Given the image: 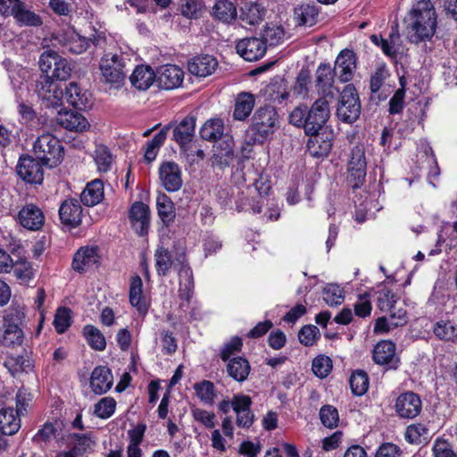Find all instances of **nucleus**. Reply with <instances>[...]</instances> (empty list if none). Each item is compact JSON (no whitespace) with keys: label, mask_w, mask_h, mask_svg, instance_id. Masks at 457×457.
Returning <instances> with one entry per match:
<instances>
[{"label":"nucleus","mask_w":457,"mask_h":457,"mask_svg":"<svg viewBox=\"0 0 457 457\" xmlns=\"http://www.w3.org/2000/svg\"><path fill=\"white\" fill-rule=\"evenodd\" d=\"M405 439L411 444L424 445L430 438L429 429L421 423L411 424L407 427Z\"/></svg>","instance_id":"a19ab883"},{"label":"nucleus","mask_w":457,"mask_h":457,"mask_svg":"<svg viewBox=\"0 0 457 457\" xmlns=\"http://www.w3.org/2000/svg\"><path fill=\"white\" fill-rule=\"evenodd\" d=\"M320 337V332L314 325L303 326L298 334L300 343L306 346L312 345Z\"/></svg>","instance_id":"69168bd1"},{"label":"nucleus","mask_w":457,"mask_h":457,"mask_svg":"<svg viewBox=\"0 0 457 457\" xmlns=\"http://www.w3.org/2000/svg\"><path fill=\"white\" fill-rule=\"evenodd\" d=\"M32 395L24 387L18 390L15 400H16V411L17 415H23L27 413L28 407L32 401Z\"/></svg>","instance_id":"774afa93"},{"label":"nucleus","mask_w":457,"mask_h":457,"mask_svg":"<svg viewBox=\"0 0 457 457\" xmlns=\"http://www.w3.org/2000/svg\"><path fill=\"white\" fill-rule=\"evenodd\" d=\"M188 71L196 77L205 78L212 75L218 67V61L212 55L204 54L194 57L188 62Z\"/></svg>","instance_id":"cd10ccee"},{"label":"nucleus","mask_w":457,"mask_h":457,"mask_svg":"<svg viewBox=\"0 0 457 457\" xmlns=\"http://www.w3.org/2000/svg\"><path fill=\"white\" fill-rule=\"evenodd\" d=\"M66 102L73 107L83 110L91 105L90 94L82 89L76 82H71L61 96Z\"/></svg>","instance_id":"a878e982"},{"label":"nucleus","mask_w":457,"mask_h":457,"mask_svg":"<svg viewBox=\"0 0 457 457\" xmlns=\"http://www.w3.org/2000/svg\"><path fill=\"white\" fill-rule=\"evenodd\" d=\"M20 223L30 230L39 229L44 222L45 216L39 207L35 204L25 205L18 214Z\"/></svg>","instance_id":"bb28decb"},{"label":"nucleus","mask_w":457,"mask_h":457,"mask_svg":"<svg viewBox=\"0 0 457 457\" xmlns=\"http://www.w3.org/2000/svg\"><path fill=\"white\" fill-rule=\"evenodd\" d=\"M373 360L377 364L384 365L388 370H396L400 359L395 355V345L387 340L378 342L373 350Z\"/></svg>","instance_id":"2eb2a0df"},{"label":"nucleus","mask_w":457,"mask_h":457,"mask_svg":"<svg viewBox=\"0 0 457 457\" xmlns=\"http://www.w3.org/2000/svg\"><path fill=\"white\" fill-rule=\"evenodd\" d=\"M339 120L352 124L361 114V102L353 84L346 85L339 96L336 112Z\"/></svg>","instance_id":"423d86ee"},{"label":"nucleus","mask_w":457,"mask_h":457,"mask_svg":"<svg viewBox=\"0 0 457 457\" xmlns=\"http://www.w3.org/2000/svg\"><path fill=\"white\" fill-rule=\"evenodd\" d=\"M129 302L140 315L145 316L147 313L148 305L143 296V282L138 275L133 276L130 279Z\"/></svg>","instance_id":"7c9ffc66"},{"label":"nucleus","mask_w":457,"mask_h":457,"mask_svg":"<svg viewBox=\"0 0 457 457\" xmlns=\"http://www.w3.org/2000/svg\"><path fill=\"white\" fill-rule=\"evenodd\" d=\"M330 101L316 99L310 108L306 105L295 107L289 115L291 124L303 127L306 134L326 130L325 125L330 116Z\"/></svg>","instance_id":"f03ea898"},{"label":"nucleus","mask_w":457,"mask_h":457,"mask_svg":"<svg viewBox=\"0 0 457 457\" xmlns=\"http://www.w3.org/2000/svg\"><path fill=\"white\" fill-rule=\"evenodd\" d=\"M409 39L412 43L430 39L436 28V15L430 0H417L409 12Z\"/></svg>","instance_id":"f257e3e1"},{"label":"nucleus","mask_w":457,"mask_h":457,"mask_svg":"<svg viewBox=\"0 0 457 457\" xmlns=\"http://www.w3.org/2000/svg\"><path fill=\"white\" fill-rule=\"evenodd\" d=\"M4 367L12 376H15L29 367V360L22 355L8 356L4 361Z\"/></svg>","instance_id":"4d7b16f0"},{"label":"nucleus","mask_w":457,"mask_h":457,"mask_svg":"<svg viewBox=\"0 0 457 457\" xmlns=\"http://www.w3.org/2000/svg\"><path fill=\"white\" fill-rule=\"evenodd\" d=\"M169 130V127L166 126L162 128L154 137L152 140L146 143V147L145 151V160L147 162H153L157 155L159 148L163 145L167 132Z\"/></svg>","instance_id":"a18cd8bd"},{"label":"nucleus","mask_w":457,"mask_h":457,"mask_svg":"<svg viewBox=\"0 0 457 457\" xmlns=\"http://www.w3.org/2000/svg\"><path fill=\"white\" fill-rule=\"evenodd\" d=\"M265 8L256 1H245L240 7L239 19L246 25H256L265 16Z\"/></svg>","instance_id":"c756f323"},{"label":"nucleus","mask_w":457,"mask_h":457,"mask_svg":"<svg viewBox=\"0 0 457 457\" xmlns=\"http://www.w3.org/2000/svg\"><path fill=\"white\" fill-rule=\"evenodd\" d=\"M397 300L396 295L388 288H383L378 292L377 305L381 312H387L395 308Z\"/></svg>","instance_id":"6e6d98bb"},{"label":"nucleus","mask_w":457,"mask_h":457,"mask_svg":"<svg viewBox=\"0 0 457 457\" xmlns=\"http://www.w3.org/2000/svg\"><path fill=\"white\" fill-rule=\"evenodd\" d=\"M58 334L64 333L71 325V310L66 307L59 308L53 322Z\"/></svg>","instance_id":"13d9d810"},{"label":"nucleus","mask_w":457,"mask_h":457,"mask_svg":"<svg viewBox=\"0 0 457 457\" xmlns=\"http://www.w3.org/2000/svg\"><path fill=\"white\" fill-rule=\"evenodd\" d=\"M335 75L342 83L349 82L353 77L356 70V56L353 51L344 49L337 55L335 67L332 69Z\"/></svg>","instance_id":"ddd939ff"},{"label":"nucleus","mask_w":457,"mask_h":457,"mask_svg":"<svg viewBox=\"0 0 457 457\" xmlns=\"http://www.w3.org/2000/svg\"><path fill=\"white\" fill-rule=\"evenodd\" d=\"M194 389L196 395L205 404L212 405L214 398L216 397V390L212 382L209 380H203L202 382L195 383Z\"/></svg>","instance_id":"8fccbe9b"},{"label":"nucleus","mask_w":457,"mask_h":457,"mask_svg":"<svg viewBox=\"0 0 457 457\" xmlns=\"http://www.w3.org/2000/svg\"><path fill=\"white\" fill-rule=\"evenodd\" d=\"M225 135L224 123L218 118L206 120L200 129L201 137L206 141L216 142Z\"/></svg>","instance_id":"4c0bfd02"},{"label":"nucleus","mask_w":457,"mask_h":457,"mask_svg":"<svg viewBox=\"0 0 457 457\" xmlns=\"http://www.w3.org/2000/svg\"><path fill=\"white\" fill-rule=\"evenodd\" d=\"M129 79L136 88L146 90L154 81L156 82V74L150 66L139 65L135 68Z\"/></svg>","instance_id":"2f4dec72"},{"label":"nucleus","mask_w":457,"mask_h":457,"mask_svg":"<svg viewBox=\"0 0 457 457\" xmlns=\"http://www.w3.org/2000/svg\"><path fill=\"white\" fill-rule=\"evenodd\" d=\"M237 52L248 62H253L262 58L266 53L265 43L258 37H247L241 39L237 44Z\"/></svg>","instance_id":"f3484780"},{"label":"nucleus","mask_w":457,"mask_h":457,"mask_svg":"<svg viewBox=\"0 0 457 457\" xmlns=\"http://www.w3.org/2000/svg\"><path fill=\"white\" fill-rule=\"evenodd\" d=\"M87 344L95 350L102 351L106 346L105 337L103 333L93 325H87L83 328Z\"/></svg>","instance_id":"de8ad7c7"},{"label":"nucleus","mask_w":457,"mask_h":457,"mask_svg":"<svg viewBox=\"0 0 457 457\" xmlns=\"http://www.w3.org/2000/svg\"><path fill=\"white\" fill-rule=\"evenodd\" d=\"M310 138L307 142V151L313 157L326 156L332 148L331 133L326 130L319 131L314 134H308Z\"/></svg>","instance_id":"4be33fe9"},{"label":"nucleus","mask_w":457,"mask_h":457,"mask_svg":"<svg viewBox=\"0 0 457 457\" xmlns=\"http://www.w3.org/2000/svg\"><path fill=\"white\" fill-rule=\"evenodd\" d=\"M279 127L278 114L272 106L258 108L252 117L251 130L255 140L263 142L268 139Z\"/></svg>","instance_id":"39448f33"},{"label":"nucleus","mask_w":457,"mask_h":457,"mask_svg":"<svg viewBox=\"0 0 457 457\" xmlns=\"http://www.w3.org/2000/svg\"><path fill=\"white\" fill-rule=\"evenodd\" d=\"M216 142L217 145L215 146L212 163L223 169L229 165L234 157V140L230 135L226 134Z\"/></svg>","instance_id":"b1692460"},{"label":"nucleus","mask_w":457,"mask_h":457,"mask_svg":"<svg viewBox=\"0 0 457 457\" xmlns=\"http://www.w3.org/2000/svg\"><path fill=\"white\" fill-rule=\"evenodd\" d=\"M158 215L165 225L174 221L176 213L172 201L165 194H160L156 199Z\"/></svg>","instance_id":"79ce46f5"},{"label":"nucleus","mask_w":457,"mask_h":457,"mask_svg":"<svg viewBox=\"0 0 457 457\" xmlns=\"http://www.w3.org/2000/svg\"><path fill=\"white\" fill-rule=\"evenodd\" d=\"M320 419L325 427L335 428L339 421L338 411L332 405H324L320 410Z\"/></svg>","instance_id":"0e129e2a"},{"label":"nucleus","mask_w":457,"mask_h":457,"mask_svg":"<svg viewBox=\"0 0 457 457\" xmlns=\"http://www.w3.org/2000/svg\"><path fill=\"white\" fill-rule=\"evenodd\" d=\"M54 78L43 73L36 82V92L43 100H46L49 105H59L62 104L61 96L62 91L54 84Z\"/></svg>","instance_id":"dca6fc26"},{"label":"nucleus","mask_w":457,"mask_h":457,"mask_svg":"<svg viewBox=\"0 0 457 457\" xmlns=\"http://www.w3.org/2000/svg\"><path fill=\"white\" fill-rule=\"evenodd\" d=\"M25 314L20 308H10L0 329V342L5 346L21 345L23 341V331L20 324Z\"/></svg>","instance_id":"0eeeda50"},{"label":"nucleus","mask_w":457,"mask_h":457,"mask_svg":"<svg viewBox=\"0 0 457 457\" xmlns=\"http://www.w3.org/2000/svg\"><path fill=\"white\" fill-rule=\"evenodd\" d=\"M129 219L132 227L139 236L147 234L150 222V210L145 204L135 202L130 207Z\"/></svg>","instance_id":"412c9836"},{"label":"nucleus","mask_w":457,"mask_h":457,"mask_svg":"<svg viewBox=\"0 0 457 457\" xmlns=\"http://www.w3.org/2000/svg\"><path fill=\"white\" fill-rule=\"evenodd\" d=\"M195 118L187 116L184 118L173 130V139L179 145L184 152H193L191 142L194 137Z\"/></svg>","instance_id":"6ab92c4d"},{"label":"nucleus","mask_w":457,"mask_h":457,"mask_svg":"<svg viewBox=\"0 0 457 457\" xmlns=\"http://www.w3.org/2000/svg\"><path fill=\"white\" fill-rule=\"evenodd\" d=\"M255 104V97L253 94L242 92L235 100L233 116L237 120H245L251 114Z\"/></svg>","instance_id":"f704fd0d"},{"label":"nucleus","mask_w":457,"mask_h":457,"mask_svg":"<svg viewBox=\"0 0 457 457\" xmlns=\"http://www.w3.org/2000/svg\"><path fill=\"white\" fill-rule=\"evenodd\" d=\"M43 163L29 155L21 156L16 166L17 174L24 181L40 184L44 179Z\"/></svg>","instance_id":"9d476101"},{"label":"nucleus","mask_w":457,"mask_h":457,"mask_svg":"<svg viewBox=\"0 0 457 457\" xmlns=\"http://www.w3.org/2000/svg\"><path fill=\"white\" fill-rule=\"evenodd\" d=\"M322 294L323 300L330 306L340 305L345 299L344 289L337 284L327 285Z\"/></svg>","instance_id":"3c124183"},{"label":"nucleus","mask_w":457,"mask_h":457,"mask_svg":"<svg viewBox=\"0 0 457 457\" xmlns=\"http://www.w3.org/2000/svg\"><path fill=\"white\" fill-rule=\"evenodd\" d=\"M435 336L445 341H454L457 339V325L449 320L437 321L433 328Z\"/></svg>","instance_id":"49530a36"},{"label":"nucleus","mask_w":457,"mask_h":457,"mask_svg":"<svg viewBox=\"0 0 457 457\" xmlns=\"http://www.w3.org/2000/svg\"><path fill=\"white\" fill-rule=\"evenodd\" d=\"M4 16H12L16 22L21 26L37 27L42 24L40 16L28 9L25 3L21 0L10 9V11Z\"/></svg>","instance_id":"c85d7f7f"},{"label":"nucleus","mask_w":457,"mask_h":457,"mask_svg":"<svg viewBox=\"0 0 457 457\" xmlns=\"http://www.w3.org/2000/svg\"><path fill=\"white\" fill-rule=\"evenodd\" d=\"M113 385V376L111 370L105 366L96 367L90 376V387L96 395L108 392Z\"/></svg>","instance_id":"5701e85b"},{"label":"nucleus","mask_w":457,"mask_h":457,"mask_svg":"<svg viewBox=\"0 0 457 457\" xmlns=\"http://www.w3.org/2000/svg\"><path fill=\"white\" fill-rule=\"evenodd\" d=\"M126 58L122 53H106L100 60V81L111 88L120 87L127 76Z\"/></svg>","instance_id":"7ed1b4c3"},{"label":"nucleus","mask_w":457,"mask_h":457,"mask_svg":"<svg viewBox=\"0 0 457 457\" xmlns=\"http://www.w3.org/2000/svg\"><path fill=\"white\" fill-rule=\"evenodd\" d=\"M366 158L363 145H355L351 151L348 163L349 179L353 187H359L366 177Z\"/></svg>","instance_id":"1a4fd4ad"},{"label":"nucleus","mask_w":457,"mask_h":457,"mask_svg":"<svg viewBox=\"0 0 457 457\" xmlns=\"http://www.w3.org/2000/svg\"><path fill=\"white\" fill-rule=\"evenodd\" d=\"M177 262L179 263L178 274L181 279L185 278L186 280L184 284L180 282L179 296L180 300L185 301L188 303L194 293L193 271L191 268L188 266V263L185 261L184 255H180L179 257H178Z\"/></svg>","instance_id":"393cba45"},{"label":"nucleus","mask_w":457,"mask_h":457,"mask_svg":"<svg viewBox=\"0 0 457 457\" xmlns=\"http://www.w3.org/2000/svg\"><path fill=\"white\" fill-rule=\"evenodd\" d=\"M95 161L99 171L107 172L112 163V155L106 146L98 145L96 149Z\"/></svg>","instance_id":"052dcab7"},{"label":"nucleus","mask_w":457,"mask_h":457,"mask_svg":"<svg viewBox=\"0 0 457 457\" xmlns=\"http://www.w3.org/2000/svg\"><path fill=\"white\" fill-rule=\"evenodd\" d=\"M57 58H62V56L53 50L44 51L39 58V67L42 73L50 75L53 69L55 68L57 66V62H59Z\"/></svg>","instance_id":"bf43d9fd"},{"label":"nucleus","mask_w":457,"mask_h":457,"mask_svg":"<svg viewBox=\"0 0 457 457\" xmlns=\"http://www.w3.org/2000/svg\"><path fill=\"white\" fill-rule=\"evenodd\" d=\"M104 199V184L100 179L87 183L80 195V201L86 206H95Z\"/></svg>","instance_id":"72a5a7b5"},{"label":"nucleus","mask_w":457,"mask_h":457,"mask_svg":"<svg viewBox=\"0 0 457 457\" xmlns=\"http://www.w3.org/2000/svg\"><path fill=\"white\" fill-rule=\"evenodd\" d=\"M203 8L201 0H180L181 14L187 19H197Z\"/></svg>","instance_id":"e2e57ef3"},{"label":"nucleus","mask_w":457,"mask_h":457,"mask_svg":"<svg viewBox=\"0 0 457 457\" xmlns=\"http://www.w3.org/2000/svg\"><path fill=\"white\" fill-rule=\"evenodd\" d=\"M154 260L158 276L166 277L173 265L171 253L163 245H158L154 253Z\"/></svg>","instance_id":"ea45409f"},{"label":"nucleus","mask_w":457,"mask_h":457,"mask_svg":"<svg viewBox=\"0 0 457 457\" xmlns=\"http://www.w3.org/2000/svg\"><path fill=\"white\" fill-rule=\"evenodd\" d=\"M332 361L326 355H319L312 361V371L319 378H326L332 370Z\"/></svg>","instance_id":"680f3d73"},{"label":"nucleus","mask_w":457,"mask_h":457,"mask_svg":"<svg viewBox=\"0 0 457 457\" xmlns=\"http://www.w3.org/2000/svg\"><path fill=\"white\" fill-rule=\"evenodd\" d=\"M335 72L328 63H320L315 72L314 87L318 99L332 101L336 97Z\"/></svg>","instance_id":"6e6552de"},{"label":"nucleus","mask_w":457,"mask_h":457,"mask_svg":"<svg viewBox=\"0 0 457 457\" xmlns=\"http://www.w3.org/2000/svg\"><path fill=\"white\" fill-rule=\"evenodd\" d=\"M116 401L112 397H104L95 404L94 412L101 419L110 418L115 411Z\"/></svg>","instance_id":"5fc2aeb1"},{"label":"nucleus","mask_w":457,"mask_h":457,"mask_svg":"<svg viewBox=\"0 0 457 457\" xmlns=\"http://www.w3.org/2000/svg\"><path fill=\"white\" fill-rule=\"evenodd\" d=\"M58 122L69 130L82 132L89 128L87 120L79 112L67 111L59 113Z\"/></svg>","instance_id":"473e14b6"},{"label":"nucleus","mask_w":457,"mask_h":457,"mask_svg":"<svg viewBox=\"0 0 457 457\" xmlns=\"http://www.w3.org/2000/svg\"><path fill=\"white\" fill-rule=\"evenodd\" d=\"M37 159L50 168L58 166L64 156V149L61 141L50 133L39 136L33 145Z\"/></svg>","instance_id":"20e7f679"},{"label":"nucleus","mask_w":457,"mask_h":457,"mask_svg":"<svg viewBox=\"0 0 457 457\" xmlns=\"http://www.w3.org/2000/svg\"><path fill=\"white\" fill-rule=\"evenodd\" d=\"M58 214L62 225L74 228L82 221L83 208L78 199L67 198L60 204Z\"/></svg>","instance_id":"9b49d317"},{"label":"nucleus","mask_w":457,"mask_h":457,"mask_svg":"<svg viewBox=\"0 0 457 457\" xmlns=\"http://www.w3.org/2000/svg\"><path fill=\"white\" fill-rule=\"evenodd\" d=\"M351 390L355 395H364L369 388V377L363 370H355L349 379Z\"/></svg>","instance_id":"09e8293b"},{"label":"nucleus","mask_w":457,"mask_h":457,"mask_svg":"<svg viewBox=\"0 0 457 457\" xmlns=\"http://www.w3.org/2000/svg\"><path fill=\"white\" fill-rule=\"evenodd\" d=\"M250 364L248 361L243 357H235L228 361L227 364V372L229 377L236 381H245L250 373Z\"/></svg>","instance_id":"58836bf2"},{"label":"nucleus","mask_w":457,"mask_h":457,"mask_svg":"<svg viewBox=\"0 0 457 457\" xmlns=\"http://www.w3.org/2000/svg\"><path fill=\"white\" fill-rule=\"evenodd\" d=\"M56 39L64 53L80 54L88 47V39L81 37L76 31L68 29L60 34Z\"/></svg>","instance_id":"a211bd4d"},{"label":"nucleus","mask_w":457,"mask_h":457,"mask_svg":"<svg viewBox=\"0 0 457 457\" xmlns=\"http://www.w3.org/2000/svg\"><path fill=\"white\" fill-rule=\"evenodd\" d=\"M421 400L413 392L401 394L395 402V411L401 418L414 419L421 411Z\"/></svg>","instance_id":"f8f14e48"},{"label":"nucleus","mask_w":457,"mask_h":457,"mask_svg":"<svg viewBox=\"0 0 457 457\" xmlns=\"http://www.w3.org/2000/svg\"><path fill=\"white\" fill-rule=\"evenodd\" d=\"M184 79V71L177 65L166 64L156 73V83L160 88L170 90L179 87Z\"/></svg>","instance_id":"4468645a"},{"label":"nucleus","mask_w":457,"mask_h":457,"mask_svg":"<svg viewBox=\"0 0 457 457\" xmlns=\"http://www.w3.org/2000/svg\"><path fill=\"white\" fill-rule=\"evenodd\" d=\"M160 179L167 191L175 192L182 187L181 170L179 166L173 162H164L159 169Z\"/></svg>","instance_id":"aec40b11"},{"label":"nucleus","mask_w":457,"mask_h":457,"mask_svg":"<svg viewBox=\"0 0 457 457\" xmlns=\"http://www.w3.org/2000/svg\"><path fill=\"white\" fill-rule=\"evenodd\" d=\"M20 415L13 408H4L0 411V430L5 435H14L21 428Z\"/></svg>","instance_id":"e433bc0d"},{"label":"nucleus","mask_w":457,"mask_h":457,"mask_svg":"<svg viewBox=\"0 0 457 457\" xmlns=\"http://www.w3.org/2000/svg\"><path fill=\"white\" fill-rule=\"evenodd\" d=\"M312 86V75L308 69L303 68L298 72L295 83L293 87V91L295 95L303 97H312L310 94Z\"/></svg>","instance_id":"37998d69"},{"label":"nucleus","mask_w":457,"mask_h":457,"mask_svg":"<svg viewBox=\"0 0 457 457\" xmlns=\"http://www.w3.org/2000/svg\"><path fill=\"white\" fill-rule=\"evenodd\" d=\"M284 37V29L280 26L270 24L267 25L262 33V40L265 46H276Z\"/></svg>","instance_id":"864d4df0"},{"label":"nucleus","mask_w":457,"mask_h":457,"mask_svg":"<svg viewBox=\"0 0 457 457\" xmlns=\"http://www.w3.org/2000/svg\"><path fill=\"white\" fill-rule=\"evenodd\" d=\"M295 14L300 25L312 27L316 23L318 10L314 5L303 4L295 10Z\"/></svg>","instance_id":"603ef678"},{"label":"nucleus","mask_w":457,"mask_h":457,"mask_svg":"<svg viewBox=\"0 0 457 457\" xmlns=\"http://www.w3.org/2000/svg\"><path fill=\"white\" fill-rule=\"evenodd\" d=\"M98 262L96 251L94 248H81L74 255L72 268L83 272L93 267Z\"/></svg>","instance_id":"c9c22d12"},{"label":"nucleus","mask_w":457,"mask_h":457,"mask_svg":"<svg viewBox=\"0 0 457 457\" xmlns=\"http://www.w3.org/2000/svg\"><path fill=\"white\" fill-rule=\"evenodd\" d=\"M213 15L224 21L230 22L237 17V8L234 4L228 0H219L212 8Z\"/></svg>","instance_id":"c03bdc74"},{"label":"nucleus","mask_w":457,"mask_h":457,"mask_svg":"<svg viewBox=\"0 0 457 457\" xmlns=\"http://www.w3.org/2000/svg\"><path fill=\"white\" fill-rule=\"evenodd\" d=\"M73 438L75 439V445L71 450L78 455H82L87 452L91 451L95 445L94 441L87 435L74 434Z\"/></svg>","instance_id":"338daca9"}]
</instances>
